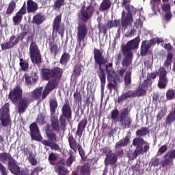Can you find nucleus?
I'll use <instances>...</instances> for the list:
<instances>
[{
    "instance_id": "23",
    "label": "nucleus",
    "mask_w": 175,
    "mask_h": 175,
    "mask_svg": "<svg viewBox=\"0 0 175 175\" xmlns=\"http://www.w3.org/2000/svg\"><path fill=\"white\" fill-rule=\"evenodd\" d=\"M38 9V4L32 0L27 1V12L33 13Z\"/></svg>"
},
{
    "instance_id": "52",
    "label": "nucleus",
    "mask_w": 175,
    "mask_h": 175,
    "mask_svg": "<svg viewBox=\"0 0 175 175\" xmlns=\"http://www.w3.org/2000/svg\"><path fill=\"white\" fill-rule=\"evenodd\" d=\"M117 117H118V110L114 109L111 113V118L112 120H116V118H117Z\"/></svg>"
},
{
    "instance_id": "61",
    "label": "nucleus",
    "mask_w": 175,
    "mask_h": 175,
    "mask_svg": "<svg viewBox=\"0 0 175 175\" xmlns=\"http://www.w3.org/2000/svg\"><path fill=\"white\" fill-rule=\"evenodd\" d=\"M25 79L27 84H31V77H29L28 75H25Z\"/></svg>"
},
{
    "instance_id": "32",
    "label": "nucleus",
    "mask_w": 175,
    "mask_h": 175,
    "mask_svg": "<svg viewBox=\"0 0 175 175\" xmlns=\"http://www.w3.org/2000/svg\"><path fill=\"white\" fill-rule=\"evenodd\" d=\"M46 135L49 142H57V136L55 135V133H53V131L49 130L46 131Z\"/></svg>"
},
{
    "instance_id": "18",
    "label": "nucleus",
    "mask_w": 175,
    "mask_h": 175,
    "mask_svg": "<svg viewBox=\"0 0 175 175\" xmlns=\"http://www.w3.org/2000/svg\"><path fill=\"white\" fill-rule=\"evenodd\" d=\"M27 13V10L25 9V3L23 5L21 9L16 14V15L13 17V21L14 25H18L21 23L23 20V16Z\"/></svg>"
},
{
    "instance_id": "30",
    "label": "nucleus",
    "mask_w": 175,
    "mask_h": 175,
    "mask_svg": "<svg viewBox=\"0 0 175 175\" xmlns=\"http://www.w3.org/2000/svg\"><path fill=\"white\" fill-rule=\"evenodd\" d=\"M140 90V86H139L138 90L136 91V93L133 91H129L124 94H123L119 99H125V98H131V96H135V95H137V96H142V95L137 94V92Z\"/></svg>"
},
{
    "instance_id": "25",
    "label": "nucleus",
    "mask_w": 175,
    "mask_h": 175,
    "mask_svg": "<svg viewBox=\"0 0 175 175\" xmlns=\"http://www.w3.org/2000/svg\"><path fill=\"white\" fill-rule=\"evenodd\" d=\"M68 142L70 144V147L75 152L77 151V149L79 148V146H80V144L76 143V140L73 138V137H68Z\"/></svg>"
},
{
    "instance_id": "13",
    "label": "nucleus",
    "mask_w": 175,
    "mask_h": 175,
    "mask_svg": "<svg viewBox=\"0 0 175 175\" xmlns=\"http://www.w3.org/2000/svg\"><path fill=\"white\" fill-rule=\"evenodd\" d=\"M20 167L17 165V161L14 160L12 163L8 164V170L14 175H28V172L24 170H20Z\"/></svg>"
},
{
    "instance_id": "40",
    "label": "nucleus",
    "mask_w": 175,
    "mask_h": 175,
    "mask_svg": "<svg viewBox=\"0 0 175 175\" xmlns=\"http://www.w3.org/2000/svg\"><path fill=\"white\" fill-rule=\"evenodd\" d=\"M166 98L171 100L175 98V90L170 89L166 92Z\"/></svg>"
},
{
    "instance_id": "14",
    "label": "nucleus",
    "mask_w": 175,
    "mask_h": 175,
    "mask_svg": "<svg viewBox=\"0 0 175 175\" xmlns=\"http://www.w3.org/2000/svg\"><path fill=\"white\" fill-rule=\"evenodd\" d=\"M29 128L31 139L33 140L40 142V140H42V135H40V133L39 132V129H38V125L36 123L31 124Z\"/></svg>"
},
{
    "instance_id": "60",
    "label": "nucleus",
    "mask_w": 175,
    "mask_h": 175,
    "mask_svg": "<svg viewBox=\"0 0 175 175\" xmlns=\"http://www.w3.org/2000/svg\"><path fill=\"white\" fill-rule=\"evenodd\" d=\"M74 98L75 100L79 102L81 99V96L78 92H75L74 93Z\"/></svg>"
},
{
    "instance_id": "12",
    "label": "nucleus",
    "mask_w": 175,
    "mask_h": 175,
    "mask_svg": "<svg viewBox=\"0 0 175 175\" xmlns=\"http://www.w3.org/2000/svg\"><path fill=\"white\" fill-rule=\"evenodd\" d=\"M87 33H88V29H87V27L85 24L81 23L78 26V31H77V41L79 43H81V42H84L85 37L87 36Z\"/></svg>"
},
{
    "instance_id": "16",
    "label": "nucleus",
    "mask_w": 175,
    "mask_h": 175,
    "mask_svg": "<svg viewBox=\"0 0 175 175\" xmlns=\"http://www.w3.org/2000/svg\"><path fill=\"white\" fill-rule=\"evenodd\" d=\"M159 80L158 82L159 88H165L167 84V78L166 77V70L163 68L159 69Z\"/></svg>"
},
{
    "instance_id": "21",
    "label": "nucleus",
    "mask_w": 175,
    "mask_h": 175,
    "mask_svg": "<svg viewBox=\"0 0 175 175\" xmlns=\"http://www.w3.org/2000/svg\"><path fill=\"white\" fill-rule=\"evenodd\" d=\"M175 158V149L169 150L164 157L163 162L165 165L172 163V159Z\"/></svg>"
},
{
    "instance_id": "11",
    "label": "nucleus",
    "mask_w": 175,
    "mask_h": 175,
    "mask_svg": "<svg viewBox=\"0 0 175 175\" xmlns=\"http://www.w3.org/2000/svg\"><path fill=\"white\" fill-rule=\"evenodd\" d=\"M61 16L58 15L55 18L53 25V36L55 38L57 36V33L60 35H64V31L65 28L61 26Z\"/></svg>"
},
{
    "instance_id": "27",
    "label": "nucleus",
    "mask_w": 175,
    "mask_h": 175,
    "mask_svg": "<svg viewBox=\"0 0 175 175\" xmlns=\"http://www.w3.org/2000/svg\"><path fill=\"white\" fill-rule=\"evenodd\" d=\"M63 116L66 117V118H70L72 116V111H70V107L68 105H64L62 108Z\"/></svg>"
},
{
    "instance_id": "43",
    "label": "nucleus",
    "mask_w": 175,
    "mask_h": 175,
    "mask_svg": "<svg viewBox=\"0 0 175 175\" xmlns=\"http://www.w3.org/2000/svg\"><path fill=\"white\" fill-rule=\"evenodd\" d=\"M148 133V129L146 128H142L140 130H137L136 132L137 136H146Z\"/></svg>"
},
{
    "instance_id": "3",
    "label": "nucleus",
    "mask_w": 175,
    "mask_h": 175,
    "mask_svg": "<svg viewBox=\"0 0 175 175\" xmlns=\"http://www.w3.org/2000/svg\"><path fill=\"white\" fill-rule=\"evenodd\" d=\"M139 43H140V40L136 38L127 42L126 45L122 49V52L126 57L122 62V68L118 70V73H120V76H123L124 73L126 71V68L132 64V53H131V50L137 49V47H139Z\"/></svg>"
},
{
    "instance_id": "63",
    "label": "nucleus",
    "mask_w": 175,
    "mask_h": 175,
    "mask_svg": "<svg viewBox=\"0 0 175 175\" xmlns=\"http://www.w3.org/2000/svg\"><path fill=\"white\" fill-rule=\"evenodd\" d=\"M83 131H84L83 129L77 128V135L79 136V137H81V135H83Z\"/></svg>"
},
{
    "instance_id": "53",
    "label": "nucleus",
    "mask_w": 175,
    "mask_h": 175,
    "mask_svg": "<svg viewBox=\"0 0 175 175\" xmlns=\"http://www.w3.org/2000/svg\"><path fill=\"white\" fill-rule=\"evenodd\" d=\"M162 9L165 13L170 12V5L168 3L162 5Z\"/></svg>"
},
{
    "instance_id": "39",
    "label": "nucleus",
    "mask_w": 175,
    "mask_h": 175,
    "mask_svg": "<svg viewBox=\"0 0 175 175\" xmlns=\"http://www.w3.org/2000/svg\"><path fill=\"white\" fill-rule=\"evenodd\" d=\"M131 75H132V72L131 70L127 71L125 74L124 81L126 85H129V84H131V82L132 81V78L131 77Z\"/></svg>"
},
{
    "instance_id": "45",
    "label": "nucleus",
    "mask_w": 175,
    "mask_h": 175,
    "mask_svg": "<svg viewBox=\"0 0 175 175\" xmlns=\"http://www.w3.org/2000/svg\"><path fill=\"white\" fill-rule=\"evenodd\" d=\"M120 25L119 21H111L108 22L107 27L113 28V27H118Z\"/></svg>"
},
{
    "instance_id": "42",
    "label": "nucleus",
    "mask_w": 175,
    "mask_h": 175,
    "mask_svg": "<svg viewBox=\"0 0 175 175\" xmlns=\"http://www.w3.org/2000/svg\"><path fill=\"white\" fill-rule=\"evenodd\" d=\"M50 51L51 54H53V55H57V53L59 51V48H58V45L57 44H53L51 46Z\"/></svg>"
},
{
    "instance_id": "28",
    "label": "nucleus",
    "mask_w": 175,
    "mask_h": 175,
    "mask_svg": "<svg viewBox=\"0 0 175 175\" xmlns=\"http://www.w3.org/2000/svg\"><path fill=\"white\" fill-rule=\"evenodd\" d=\"M128 143H129V137H126L124 139H122L116 144V148L125 147V146H128Z\"/></svg>"
},
{
    "instance_id": "31",
    "label": "nucleus",
    "mask_w": 175,
    "mask_h": 175,
    "mask_svg": "<svg viewBox=\"0 0 175 175\" xmlns=\"http://www.w3.org/2000/svg\"><path fill=\"white\" fill-rule=\"evenodd\" d=\"M45 20L44 16L40 14H37L33 18V22L34 24H40L41 23L44 22Z\"/></svg>"
},
{
    "instance_id": "55",
    "label": "nucleus",
    "mask_w": 175,
    "mask_h": 175,
    "mask_svg": "<svg viewBox=\"0 0 175 175\" xmlns=\"http://www.w3.org/2000/svg\"><path fill=\"white\" fill-rule=\"evenodd\" d=\"M167 150V145H163L162 146L158 151L159 154H163V152H166V150Z\"/></svg>"
},
{
    "instance_id": "35",
    "label": "nucleus",
    "mask_w": 175,
    "mask_h": 175,
    "mask_svg": "<svg viewBox=\"0 0 175 175\" xmlns=\"http://www.w3.org/2000/svg\"><path fill=\"white\" fill-rule=\"evenodd\" d=\"M16 44H17L16 42H10V41H8L6 43L2 44L1 46L2 50H8L9 49H12V47H13L14 46H16Z\"/></svg>"
},
{
    "instance_id": "62",
    "label": "nucleus",
    "mask_w": 175,
    "mask_h": 175,
    "mask_svg": "<svg viewBox=\"0 0 175 175\" xmlns=\"http://www.w3.org/2000/svg\"><path fill=\"white\" fill-rule=\"evenodd\" d=\"M49 161H55L57 159V157L54 153H51L49 157Z\"/></svg>"
},
{
    "instance_id": "17",
    "label": "nucleus",
    "mask_w": 175,
    "mask_h": 175,
    "mask_svg": "<svg viewBox=\"0 0 175 175\" xmlns=\"http://www.w3.org/2000/svg\"><path fill=\"white\" fill-rule=\"evenodd\" d=\"M106 159L105 160V166L109 165H114L117 162V156L113 153L111 150H107L106 151Z\"/></svg>"
},
{
    "instance_id": "46",
    "label": "nucleus",
    "mask_w": 175,
    "mask_h": 175,
    "mask_svg": "<svg viewBox=\"0 0 175 175\" xmlns=\"http://www.w3.org/2000/svg\"><path fill=\"white\" fill-rule=\"evenodd\" d=\"M174 120H175L174 114H173V113H171L167 117L166 122L167 124H172V122H173V121Z\"/></svg>"
},
{
    "instance_id": "34",
    "label": "nucleus",
    "mask_w": 175,
    "mask_h": 175,
    "mask_svg": "<svg viewBox=\"0 0 175 175\" xmlns=\"http://www.w3.org/2000/svg\"><path fill=\"white\" fill-rule=\"evenodd\" d=\"M42 91H43V88L40 87L34 90L32 92V96L35 99H39L42 95Z\"/></svg>"
},
{
    "instance_id": "8",
    "label": "nucleus",
    "mask_w": 175,
    "mask_h": 175,
    "mask_svg": "<svg viewBox=\"0 0 175 175\" xmlns=\"http://www.w3.org/2000/svg\"><path fill=\"white\" fill-rule=\"evenodd\" d=\"M163 39L162 38H154L150 40V41H144L142 42V49H141V55H146L148 54V50L151 46H154V44H159V43H163Z\"/></svg>"
},
{
    "instance_id": "38",
    "label": "nucleus",
    "mask_w": 175,
    "mask_h": 175,
    "mask_svg": "<svg viewBox=\"0 0 175 175\" xmlns=\"http://www.w3.org/2000/svg\"><path fill=\"white\" fill-rule=\"evenodd\" d=\"M50 107L51 114H54L55 113V109L58 107V103H57L56 100H51L50 102Z\"/></svg>"
},
{
    "instance_id": "41",
    "label": "nucleus",
    "mask_w": 175,
    "mask_h": 175,
    "mask_svg": "<svg viewBox=\"0 0 175 175\" xmlns=\"http://www.w3.org/2000/svg\"><path fill=\"white\" fill-rule=\"evenodd\" d=\"M69 59H70V56L68 53H64L61 58L60 64L62 65H65L66 62H68Z\"/></svg>"
},
{
    "instance_id": "1",
    "label": "nucleus",
    "mask_w": 175,
    "mask_h": 175,
    "mask_svg": "<svg viewBox=\"0 0 175 175\" xmlns=\"http://www.w3.org/2000/svg\"><path fill=\"white\" fill-rule=\"evenodd\" d=\"M105 69L107 74L108 85L107 88L110 91L112 90H117L118 81H120V77H124V75H117V73L113 70V63H109L108 66H103L100 68L99 67V70L97 72V75L100 80L101 87H105L106 84V74H105Z\"/></svg>"
},
{
    "instance_id": "10",
    "label": "nucleus",
    "mask_w": 175,
    "mask_h": 175,
    "mask_svg": "<svg viewBox=\"0 0 175 175\" xmlns=\"http://www.w3.org/2000/svg\"><path fill=\"white\" fill-rule=\"evenodd\" d=\"M94 61L95 63L98 65L100 69H102L103 66H107V61L105 59V57H103V51L99 49H94Z\"/></svg>"
},
{
    "instance_id": "48",
    "label": "nucleus",
    "mask_w": 175,
    "mask_h": 175,
    "mask_svg": "<svg viewBox=\"0 0 175 175\" xmlns=\"http://www.w3.org/2000/svg\"><path fill=\"white\" fill-rule=\"evenodd\" d=\"M20 66L22 68L23 70H27L28 69V63L26 62H23V59H20Z\"/></svg>"
},
{
    "instance_id": "44",
    "label": "nucleus",
    "mask_w": 175,
    "mask_h": 175,
    "mask_svg": "<svg viewBox=\"0 0 175 175\" xmlns=\"http://www.w3.org/2000/svg\"><path fill=\"white\" fill-rule=\"evenodd\" d=\"M52 128L54 131H59V123L58 122V120L53 119L52 120Z\"/></svg>"
},
{
    "instance_id": "29",
    "label": "nucleus",
    "mask_w": 175,
    "mask_h": 175,
    "mask_svg": "<svg viewBox=\"0 0 175 175\" xmlns=\"http://www.w3.org/2000/svg\"><path fill=\"white\" fill-rule=\"evenodd\" d=\"M42 77L44 80H49L50 77H53V73L51 70L44 68L42 70Z\"/></svg>"
},
{
    "instance_id": "33",
    "label": "nucleus",
    "mask_w": 175,
    "mask_h": 175,
    "mask_svg": "<svg viewBox=\"0 0 175 175\" xmlns=\"http://www.w3.org/2000/svg\"><path fill=\"white\" fill-rule=\"evenodd\" d=\"M52 76L55 79H59L62 76V70L59 68H56L54 70H51Z\"/></svg>"
},
{
    "instance_id": "59",
    "label": "nucleus",
    "mask_w": 175,
    "mask_h": 175,
    "mask_svg": "<svg viewBox=\"0 0 175 175\" xmlns=\"http://www.w3.org/2000/svg\"><path fill=\"white\" fill-rule=\"evenodd\" d=\"M29 162L31 163V165H33V166H35V165H36V163H38V161H36V159L33 158V157H29Z\"/></svg>"
},
{
    "instance_id": "15",
    "label": "nucleus",
    "mask_w": 175,
    "mask_h": 175,
    "mask_svg": "<svg viewBox=\"0 0 175 175\" xmlns=\"http://www.w3.org/2000/svg\"><path fill=\"white\" fill-rule=\"evenodd\" d=\"M120 122H122V125L124 128L131 125V117H129V110L128 109H124L122 112Z\"/></svg>"
},
{
    "instance_id": "56",
    "label": "nucleus",
    "mask_w": 175,
    "mask_h": 175,
    "mask_svg": "<svg viewBox=\"0 0 175 175\" xmlns=\"http://www.w3.org/2000/svg\"><path fill=\"white\" fill-rule=\"evenodd\" d=\"M65 0H57L55 3V8H61L62 5H64Z\"/></svg>"
},
{
    "instance_id": "36",
    "label": "nucleus",
    "mask_w": 175,
    "mask_h": 175,
    "mask_svg": "<svg viewBox=\"0 0 175 175\" xmlns=\"http://www.w3.org/2000/svg\"><path fill=\"white\" fill-rule=\"evenodd\" d=\"M14 9H16V3L14 1H12L7 8L6 14H12V13L14 12Z\"/></svg>"
},
{
    "instance_id": "9",
    "label": "nucleus",
    "mask_w": 175,
    "mask_h": 175,
    "mask_svg": "<svg viewBox=\"0 0 175 175\" xmlns=\"http://www.w3.org/2000/svg\"><path fill=\"white\" fill-rule=\"evenodd\" d=\"M158 76V72H151L148 75L147 80H145L142 84L139 85V90L137 91V95H144L146 94V90H147V87L151 84V79L154 80Z\"/></svg>"
},
{
    "instance_id": "4",
    "label": "nucleus",
    "mask_w": 175,
    "mask_h": 175,
    "mask_svg": "<svg viewBox=\"0 0 175 175\" xmlns=\"http://www.w3.org/2000/svg\"><path fill=\"white\" fill-rule=\"evenodd\" d=\"M133 145L137 148L133 154L131 153V151L129 152L130 159H136L139 154L150 150V144L142 138H135L133 141Z\"/></svg>"
},
{
    "instance_id": "24",
    "label": "nucleus",
    "mask_w": 175,
    "mask_h": 175,
    "mask_svg": "<svg viewBox=\"0 0 175 175\" xmlns=\"http://www.w3.org/2000/svg\"><path fill=\"white\" fill-rule=\"evenodd\" d=\"M42 144H44V146H46L47 147H51V150H55V151L59 150V145L54 142H50V141L47 139L42 141Z\"/></svg>"
},
{
    "instance_id": "47",
    "label": "nucleus",
    "mask_w": 175,
    "mask_h": 175,
    "mask_svg": "<svg viewBox=\"0 0 175 175\" xmlns=\"http://www.w3.org/2000/svg\"><path fill=\"white\" fill-rule=\"evenodd\" d=\"M81 73V66H80V65H77L74 69V75H75V76H80Z\"/></svg>"
},
{
    "instance_id": "64",
    "label": "nucleus",
    "mask_w": 175,
    "mask_h": 175,
    "mask_svg": "<svg viewBox=\"0 0 175 175\" xmlns=\"http://www.w3.org/2000/svg\"><path fill=\"white\" fill-rule=\"evenodd\" d=\"M59 175H66L64 167H59Z\"/></svg>"
},
{
    "instance_id": "7",
    "label": "nucleus",
    "mask_w": 175,
    "mask_h": 175,
    "mask_svg": "<svg viewBox=\"0 0 175 175\" xmlns=\"http://www.w3.org/2000/svg\"><path fill=\"white\" fill-rule=\"evenodd\" d=\"M30 58L33 64H40L42 57L39 53V49L33 41L31 42L29 46Z\"/></svg>"
},
{
    "instance_id": "54",
    "label": "nucleus",
    "mask_w": 175,
    "mask_h": 175,
    "mask_svg": "<svg viewBox=\"0 0 175 175\" xmlns=\"http://www.w3.org/2000/svg\"><path fill=\"white\" fill-rule=\"evenodd\" d=\"M73 161H75V157L72 154H70L66 161V163H67L68 166H70V165H72V163H73Z\"/></svg>"
},
{
    "instance_id": "19",
    "label": "nucleus",
    "mask_w": 175,
    "mask_h": 175,
    "mask_svg": "<svg viewBox=\"0 0 175 175\" xmlns=\"http://www.w3.org/2000/svg\"><path fill=\"white\" fill-rule=\"evenodd\" d=\"M94 13V8L91 5L88 8L83 7L81 10V18L83 21H87Z\"/></svg>"
},
{
    "instance_id": "37",
    "label": "nucleus",
    "mask_w": 175,
    "mask_h": 175,
    "mask_svg": "<svg viewBox=\"0 0 175 175\" xmlns=\"http://www.w3.org/2000/svg\"><path fill=\"white\" fill-rule=\"evenodd\" d=\"M110 8V0H103L100 7V10H106Z\"/></svg>"
},
{
    "instance_id": "2",
    "label": "nucleus",
    "mask_w": 175,
    "mask_h": 175,
    "mask_svg": "<svg viewBox=\"0 0 175 175\" xmlns=\"http://www.w3.org/2000/svg\"><path fill=\"white\" fill-rule=\"evenodd\" d=\"M9 98L12 103L19 102L17 107L19 114H23L28 107V105H29V99L27 98H23V90L20 86H16L10 92Z\"/></svg>"
},
{
    "instance_id": "26",
    "label": "nucleus",
    "mask_w": 175,
    "mask_h": 175,
    "mask_svg": "<svg viewBox=\"0 0 175 175\" xmlns=\"http://www.w3.org/2000/svg\"><path fill=\"white\" fill-rule=\"evenodd\" d=\"M161 0H150V5H152V9L154 12V14H157V12H161L159 10V5L161 3Z\"/></svg>"
},
{
    "instance_id": "6",
    "label": "nucleus",
    "mask_w": 175,
    "mask_h": 175,
    "mask_svg": "<svg viewBox=\"0 0 175 175\" xmlns=\"http://www.w3.org/2000/svg\"><path fill=\"white\" fill-rule=\"evenodd\" d=\"M0 120L3 126H8L12 124L10 116H9V104H5L0 109Z\"/></svg>"
},
{
    "instance_id": "57",
    "label": "nucleus",
    "mask_w": 175,
    "mask_h": 175,
    "mask_svg": "<svg viewBox=\"0 0 175 175\" xmlns=\"http://www.w3.org/2000/svg\"><path fill=\"white\" fill-rule=\"evenodd\" d=\"M60 124L62 128H65V124H66V120L63 116L60 117Z\"/></svg>"
},
{
    "instance_id": "58",
    "label": "nucleus",
    "mask_w": 175,
    "mask_h": 175,
    "mask_svg": "<svg viewBox=\"0 0 175 175\" xmlns=\"http://www.w3.org/2000/svg\"><path fill=\"white\" fill-rule=\"evenodd\" d=\"M77 150L79 151L80 156L81 157V158H83V157H84V155H85V153H84V150H83V148L81 146V145L79 146Z\"/></svg>"
},
{
    "instance_id": "51",
    "label": "nucleus",
    "mask_w": 175,
    "mask_h": 175,
    "mask_svg": "<svg viewBox=\"0 0 175 175\" xmlns=\"http://www.w3.org/2000/svg\"><path fill=\"white\" fill-rule=\"evenodd\" d=\"M165 114H166V113H165V109H161L157 116V120H162V118H163L165 116Z\"/></svg>"
},
{
    "instance_id": "20",
    "label": "nucleus",
    "mask_w": 175,
    "mask_h": 175,
    "mask_svg": "<svg viewBox=\"0 0 175 175\" xmlns=\"http://www.w3.org/2000/svg\"><path fill=\"white\" fill-rule=\"evenodd\" d=\"M57 80L50 81L42 92V99H44L49 95L50 91H53L57 87Z\"/></svg>"
},
{
    "instance_id": "50",
    "label": "nucleus",
    "mask_w": 175,
    "mask_h": 175,
    "mask_svg": "<svg viewBox=\"0 0 175 175\" xmlns=\"http://www.w3.org/2000/svg\"><path fill=\"white\" fill-rule=\"evenodd\" d=\"M0 173L1 175H8V170L0 163Z\"/></svg>"
},
{
    "instance_id": "22",
    "label": "nucleus",
    "mask_w": 175,
    "mask_h": 175,
    "mask_svg": "<svg viewBox=\"0 0 175 175\" xmlns=\"http://www.w3.org/2000/svg\"><path fill=\"white\" fill-rule=\"evenodd\" d=\"M14 159L12 158V156L9 153H1L0 154V161L3 162V163H6L8 162V165L12 163Z\"/></svg>"
},
{
    "instance_id": "5",
    "label": "nucleus",
    "mask_w": 175,
    "mask_h": 175,
    "mask_svg": "<svg viewBox=\"0 0 175 175\" xmlns=\"http://www.w3.org/2000/svg\"><path fill=\"white\" fill-rule=\"evenodd\" d=\"M131 2V0H124L122 6L125 7L126 12L123 11L122 13V27H128L131 25L133 23V18H132V14L131 13L130 7L127 5Z\"/></svg>"
},
{
    "instance_id": "49",
    "label": "nucleus",
    "mask_w": 175,
    "mask_h": 175,
    "mask_svg": "<svg viewBox=\"0 0 175 175\" xmlns=\"http://www.w3.org/2000/svg\"><path fill=\"white\" fill-rule=\"evenodd\" d=\"M87 126V120L83 119L81 122L78 124V128L81 129H85V126Z\"/></svg>"
}]
</instances>
